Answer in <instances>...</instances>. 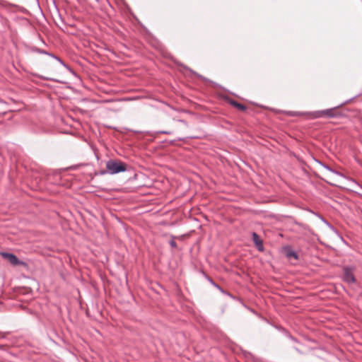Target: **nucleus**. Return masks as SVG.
Wrapping results in <instances>:
<instances>
[{
    "instance_id": "obj_17",
    "label": "nucleus",
    "mask_w": 362,
    "mask_h": 362,
    "mask_svg": "<svg viewBox=\"0 0 362 362\" xmlns=\"http://www.w3.org/2000/svg\"><path fill=\"white\" fill-rule=\"evenodd\" d=\"M178 122H180L182 124H183L184 125H185L186 127H188V123L184 120V119H179L177 120Z\"/></svg>"
},
{
    "instance_id": "obj_6",
    "label": "nucleus",
    "mask_w": 362,
    "mask_h": 362,
    "mask_svg": "<svg viewBox=\"0 0 362 362\" xmlns=\"http://www.w3.org/2000/svg\"><path fill=\"white\" fill-rule=\"evenodd\" d=\"M284 252L286 257L288 258L292 257L294 259H298V254L290 246L284 247Z\"/></svg>"
},
{
    "instance_id": "obj_9",
    "label": "nucleus",
    "mask_w": 362,
    "mask_h": 362,
    "mask_svg": "<svg viewBox=\"0 0 362 362\" xmlns=\"http://www.w3.org/2000/svg\"><path fill=\"white\" fill-rule=\"evenodd\" d=\"M209 281L214 287L218 288L222 293L233 298V296L229 292L224 291L219 285L216 284L211 279H209Z\"/></svg>"
},
{
    "instance_id": "obj_12",
    "label": "nucleus",
    "mask_w": 362,
    "mask_h": 362,
    "mask_svg": "<svg viewBox=\"0 0 362 362\" xmlns=\"http://www.w3.org/2000/svg\"><path fill=\"white\" fill-rule=\"evenodd\" d=\"M184 68L188 71H189L193 75L196 76L197 77L204 80V81H209L207 78H206L205 77H204L203 76L199 74L198 73H197L196 71L192 70L191 69H189V67L185 66Z\"/></svg>"
},
{
    "instance_id": "obj_14",
    "label": "nucleus",
    "mask_w": 362,
    "mask_h": 362,
    "mask_svg": "<svg viewBox=\"0 0 362 362\" xmlns=\"http://www.w3.org/2000/svg\"><path fill=\"white\" fill-rule=\"evenodd\" d=\"M198 138V136H188V137H186V138H181V137H179L177 139V141H186L187 139H197Z\"/></svg>"
},
{
    "instance_id": "obj_19",
    "label": "nucleus",
    "mask_w": 362,
    "mask_h": 362,
    "mask_svg": "<svg viewBox=\"0 0 362 362\" xmlns=\"http://www.w3.org/2000/svg\"><path fill=\"white\" fill-rule=\"evenodd\" d=\"M108 173V172H107V170H103L100 171V172L98 173V175H105V174H106V173Z\"/></svg>"
},
{
    "instance_id": "obj_21",
    "label": "nucleus",
    "mask_w": 362,
    "mask_h": 362,
    "mask_svg": "<svg viewBox=\"0 0 362 362\" xmlns=\"http://www.w3.org/2000/svg\"><path fill=\"white\" fill-rule=\"evenodd\" d=\"M159 133L163 134H171V132H169V131H160V132H159Z\"/></svg>"
},
{
    "instance_id": "obj_22",
    "label": "nucleus",
    "mask_w": 362,
    "mask_h": 362,
    "mask_svg": "<svg viewBox=\"0 0 362 362\" xmlns=\"http://www.w3.org/2000/svg\"><path fill=\"white\" fill-rule=\"evenodd\" d=\"M293 349H295V351H296L299 354H302L301 351L299 350L297 347H293Z\"/></svg>"
},
{
    "instance_id": "obj_18",
    "label": "nucleus",
    "mask_w": 362,
    "mask_h": 362,
    "mask_svg": "<svg viewBox=\"0 0 362 362\" xmlns=\"http://www.w3.org/2000/svg\"><path fill=\"white\" fill-rule=\"evenodd\" d=\"M322 220L327 224L333 230H334L336 233H337V230H335V228L332 226L327 221H325L323 218H322Z\"/></svg>"
},
{
    "instance_id": "obj_15",
    "label": "nucleus",
    "mask_w": 362,
    "mask_h": 362,
    "mask_svg": "<svg viewBox=\"0 0 362 362\" xmlns=\"http://www.w3.org/2000/svg\"><path fill=\"white\" fill-rule=\"evenodd\" d=\"M169 244H170V247H172L173 248H177V245L176 242L173 239L170 240Z\"/></svg>"
},
{
    "instance_id": "obj_1",
    "label": "nucleus",
    "mask_w": 362,
    "mask_h": 362,
    "mask_svg": "<svg viewBox=\"0 0 362 362\" xmlns=\"http://www.w3.org/2000/svg\"><path fill=\"white\" fill-rule=\"evenodd\" d=\"M354 98H350L346 100V101L341 103L336 107L332 108L323 110H317L313 112H298V111H285L284 113L287 116L295 117V116H308L310 119H317L322 117H327L328 118H337L340 116V114L335 113L334 110L348 103L351 101Z\"/></svg>"
},
{
    "instance_id": "obj_8",
    "label": "nucleus",
    "mask_w": 362,
    "mask_h": 362,
    "mask_svg": "<svg viewBox=\"0 0 362 362\" xmlns=\"http://www.w3.org/2000/svg\"><path fill=\"white\" fill-rule=\"evenodd\" d=\"M29 50L32 52H36V53H38V54H49V52L45 50V49H42L40 48H38L37 47H35V46H33V47H29Z\"/></svg>"
},
{
    "instance_id": "obj_20",
    "label": "nucleus",
    "mask_w": 362,
    "mask_h": 362,
    "mask_svg": "<svg viewBox=\"0 0 362 362\" xmlns=\"http://www.w3.org/2000/svg\"><path fill=\"white\" fill-rule=\"evenodd\" d=\"M274 327L278 329L279 331L281 332H282V329H284V327H281V326H278V325H274Z\"/></svg>"
},
{
    "instance_id": "obj_11",
    "label": "nucleus",
    "mask_w": 362,
    "mask_h": 362,
    "mask_svg": "<svg viewBox=\"0 0 362 362\" xmlns=\"http://www.w3.org/2000/svg\"><path fill=\"white\" fill-rule=\"evenodd\" d=\"M323 168H325V169H327V170L334 173V174H337V175H341V173H339V172H337V170L332 169V168H330L329 165L320 162V161H317Z\"/></svg>"
},
{
    "instance_id": "obj_2",
    "label": "nucleus",
    "mask_w": 362,
    "mask_h": 362,
    "mask_svg": "<svg viewBox=\"0 0 362 362\" xmlns=\"http://www.w3.org/2000/svg\"><path fill=\"white\" fill-rule=\"evenodd\" d=\"M106 168L110 175L123 173L127 170V165L119 160L110 159L106 162Z\"/></svg>"
},
{
    "instance_id": "obj_16",
    "label": "nucleus",
    "mask_w": 362,
    "mask_h": 362,
    "mask_svg": "<svg viewBox=\"0 0 362 362\" xmlns=\"http://www.w3.org/2000/svg\"><path fill=\"white\" fill-rule=\"evenodd\" d=\"M47 56H49L50 57H52V58H53V59H56L57 61H60V58H59V57H58L57 56L54 55V54H52V53H50V52H49V54H47Z\"/></svg>"
},
{
    "instance_id": "obj_5",
    "label": "nucleus",
    "mask_w": 362,
    "mask_h": 362,
    "mask_svg": "<svg viewBox=\"0 0 362 362\" xmlns=\"http://www.w3.org/2000/svg\"><path fill=\"white\" fill-rule=\"evenodd\" d=\"M252 240L259 251L262 252L264 250L263 242L257 233H252Z\"/></svg>"
},
{
    "instance_id": "obj_7",
    "label": "nucleus",
    "mask_w": 362,
    "mask_h": 362,
    "mask_svg": "<svg viewBox=\"0 0 362 362\" xmlns=\"http://www.w3.org/2000/svg\"><path fill=\"white\" fill-rule=\"evenodd\" d=\"M282 334L286 337H287L291 341H292L293 342H294V343H299V341L298 340V339H296L293 335H291V334L288 330H286V329H282Z\"/></svg>"
},
{
    "instance_id": "obj_3",
    "label": "nucleus",
    "mask_w": 362,
    "mask_h": 362,
    "mask_svg": "<svg viewBox=\"0 0 362 362\" xmlns=\"http://www.w3.org/2000/svg\"><path fill=\"white\" fill-rule=\"evenodd\" d=\"M342 279L344 282L350 284L356 282V278L354 274V267H345L343 269Z\"/></svg>"
},
{
    "instance_id": "obj_10",
    "label": "nucleus",
    "mask_w": 362,
    "mask_h": 362,
    "mask_svg": "<svg viewBox=\"0 0 362 362\" xmlns=\"http://www.w3.org/2000/svg\"><path fill=\"white\" fill-rule=\"evenodd\" d=\"M230 103L231 104V105L238 108L240 110L245 111L246 110L245 105H244L241 103H239L238 102H237L235 100H232L230 101Z\"/></svg>"
},
{
    "instance_id": "obj_13",
    "label": "nucleus",
    "mask_w": 362,
    "mask_h": 362,
    "mask_svg": "<svg viewBox=\"0 0 362 362\" xmlns=\"http://www.w3.org/2000/svg\"><path fill=\"white\" fill-rule=\"evenodd\" d=\"M64 67H65L68 71H69L71 73H74L72 69L69 66L67 65L66 64H65L61 59H60V61H58Z\"/></svg>"
},
{
    "instance_id": "obj_23",
    "label": "nucleus",
    "mask_w": 362,
    "mask_h": 362,
    "mask_svg": "<svg viewBox=\"0 0 362 362\" xmlns=\"http://www.w3.org/2000/svg\"><path fill=\"white\" fill-rule=\"evenodd\" d=\"M1 338H4V334H1Z\"/></svg>"
},
{
    "instance_id": "obj_4",
    "label": "nucleus",
    "mask_w": 362,
    "mask_h": 362,
    "mask_svg": "<svg viewBox=\"0 0 362 362\" xmlns=\"http://www.w3.org/2000/svg\"><path fill=\"white\" fill-rule=\"evenodd\" d=\"M1 255L5 259H6L10 263H11L13 265L16 266V265H21V264H23V262L20 261L19 259L17 257V256L13 253L2 252Z\"/></svg>"
}]
</instances>
